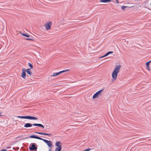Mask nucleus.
Masks as SVG:
<instances>
[{
  "label": "nucleus",
  "instance_id": "f257e3e1",
  "mask_svg": "<svg viewBox=\"0 0 151 151\" xmlns=\"http://www.w3.org/2000/svg\"><path fill=\"white\" fill-rule=\"evenodd\" d=\"M121 68L120 65H116L114 68L111 74L112 80L114 81L116 80L118 76V74L119 72V70Z\"/></svg>",
  "mask_w": 151,
  "mask_h": 151
},
{
  "label": "nucleus",
  "instance_id": "f03ea898",
  "mask_svg": "<svg viewBox=\"0 0 151 151\" xmlns=\"http://www.w3.org/2000/svg\"><path fill=\"white\" fill-rule=\"evenodd\" d=\"M32 125L34 126H37L38 127H42L43 128H44L43 125L41 124H32L29 123H27L26 124L24 125V127L26 128L29 127H31L32 126Z\"/></svg>",
  "mask_w": 151,
  "mask_h": 151
},
{
  "label": "nucleus",
  "instance_id": "7ed1b4c3",
  "mask_svg": "<svg viewBox=\"0 0 151 151\" xmlns=\"http://www.w3.org/2000/svg\"><path fill=\"white\" fill-rule=\"evenodd\" d=\"M103 90V89L100 90L96 92L93 96L92 99H95L101 96L102 94V92Z\"/></svg>",
  "mask_w": 151,
  "mask_h": 151
},
{
  "label": "nucleus",
  "instance_id": "20e7f679",
  "mask_svg": "<svg viewBox=\"0 0 151 151\" xmlns=\"http://www.w3.org/2000/svg\"><path fill=\"white\" fill-rule=\"evenodd\" d=\"M62 144L60 141H57L55 143V146L57 147L55 148V151H61L62 149Z\"/></svg>",
  "mask_w": 151,
  "mask_h": 151
},
{
  "label": "nucleus",
  "instance_id": "39448f33",
  "mask_svg": "<svg viewBox=\"0 0 151 151\" xmlns=\"http://www.w3.org/2000/svg\"><path fill=\"white\" fill-rule=\"evenodd\" d=\"M17 117L21 119H28L30 120H37L38 119L37 117L33 116H17Z\"/></svg>",
  "mask_w": 151,
  "mask_h": 151
},
{
  "label": "nucleus",
  "instance_id": "423d86ee",
  "mask_svg": "<svg viewBox=\"0 0 151 151\" xmlns=\"http://www.w3.org/2000/svg\"><path fill=\"white\" fill-rule=\"evenodd\" d=\"M69 70H63V71L59 72L58 73H53L52 75L50 76L51 77H54L55 76H57L59 75V74H60L61 73H63L65 72H66L67 71H68Z\"/></svg>",
  "mask_w": 151,
  "mask_h": 151
},
{
  "label": "nucleus",
  "instance_id": "0eeeda50",
  "mask_svg": "<svg viewBox=\"0 0 151 151\" xmlns=\"http://www.w3.org/2000/svg\"><path fill=\"white\" fill-rule=\"evenodd\" d=\"M42 139L41 140H42L44 142H45V143L47 144V145L49 147H51L52 145V142L50 141H49L46 139Z\"/></svg>",
  "mask_w": 151,
  "mask_h": 151
},
{
  "label": "nucleus",
  "instance_id": "6e6552de",
  "mask_svg": "<svg viewBox=\"0 0 151 151\" xmlns=\"http://www.w3.org/2000/svg\"><path fill=\"white\" fill-rule=\"evenodd\" d=\"M26 70L24 68L22 69V72L21 74V77L23 79H25L26 77Z\"/></svg>",
  "mask_w": 151,
  "mask_h": 151
},
{
  "label": "nucleus",
  "instance_id": "1a4fd4ad",
  "mask_svg": "<svg viewBox=\"0 0 151 151\" xmlns=\"http://www.w3.org/2000/svg\"><path fill=\"white\" fill-rule=\"evenodd\" d=\"M51 24V22H50L47 23H46L45 25V27L46 30H48L50 29Z\"/></svg>",
  "mask_w": 151,
  "mask_h": 151
},
{
  "label": "nucleus",
  "instance_id": "9d476101",
  "mask_svg": "<svg viewBox=\"0 0 151 151\" xmlns=\"http://www.w3.org/2000/svg\"><path fill=\"white\" fill-rule=\"evenodd\" d=\"M31 146L29 147V149L30 150L33 151L37 149V148L35 146V143H32L31 144Z\"/></svg>",
  "mask_w": 151,
  "mask_h": 151
},
{
  "label": "nucleus",
  "instance_id": "9b49d317",
  "mask_svg": "<svg viewBox=\"0 0 151 151\" xmlns=\"http://www.w3.org/2000/svg\"><path fill=\"white\" fill-rule=\"evenodd\" d=\"M113 53V51H109V52H107L103 56L99 57V58H103L104 57H105L108 56V55H109V54H112Z\"/></svg>",
  "mask_w": 151,
  "mask_h": 151
},
{
  "label": "nucleus",
  "instance_id": "f8f14e48",
  "mask_svg": "<svg viewBox=\"0 0 151 151\" xmlns=\"http://www.w3.org/2000/svg\"><path fill=\"white\" fill-rule=\"evenodd\" d=\"M35 133H36L38 134H39L44 135L51 136L52 135V134H48V133H43V132H36Z\"/></svg>",
  "mask_w": 151,
  "mask_h": 151
},
{
  "label": "nucleus",
  "instance_id": "ddd939ff",
  "mask_svg": "<svg viewBox=\"0 0 151 151\" xmlns=\"http://www.w3.org/2000/svg\"><path fill=\"white\" fill-rule=\"evenodd\" d=\"M29 137L31 138H35V139H39L40 140H41V139H42V138H41L35 135H32L30 136Z\"/></svg>",
  "mask_w": 151,
  "mask_h": 151
},
{
  "label": "nucleus",
  "instance_id": "4468645a",
  "mask_svg": "<svg viewBox=\"0 0 151 151\" xmlns=\"http://www.w3.org/2000/svg\"><path fill=\"white\" fill-rule=\"evenodd\" d=\"M26 72H27V73L29 75V76H31L32 74V73L31 71V70L29 69H27L26 70Z\"/></svg>",
  "mask_w": 151,
  "mask_h": 151
},
{
  "label": "nucleus",
  "instance_id": "2eb2a0df",
  "mask_svg": "<svg viewBox=\"0 0 151 151\" xmlns=\"http://www.w3.org/2000/svg\"><path fill=\"white\" fill-rule=\"evenodd\" d=\"M100 1L101 2L107 3L111 1V0H100Z\"/></svg>",
  "mask_w": 151,
  "mask_h": 151
},
{
  "label": "nucleus",
  "instance_id": "dca6fc26",
  "mask_svg": "<svg viewBox=\"0 0 151 151\" xmlns=\"http://www.w3.org/2000/svg\"><path fill=\"white\" fill-rule=\"evenodd\" d=\"M19 33L21 35H22L23 36H25V37H29V36L28 35L26 34H24V33H22L21 32H19Z\"/></svg>",
  "mask_w": 151,
  "mask_h": 151
},
{
  "label": "nucleus",
  "instance_id": "f3484780",
  "mask_svg": "<svg viewBox=\"0 0 151 151\" xmlns=\"http://www.w3.org/2000/svg\"><path fill=\"white\" fill-rule=\"evenodd\" d=\"M128 8H129L128 6H123L122 7V9L123 10H124L125 9Z\"/></svg>",
  "mask_w": 151,
  "mask_h": 151
},
{
  "label": "nucleus",
  "instance_id": "a211bd4d",
  "mask_svg": "<svg viewBox=\"0 0 151 151\" xmlns=\"http://www.w3.org/2000/svg\"><path fill=\"white\" fill-rule=\"evenodd\" d=\"M28 65L30 68L31 69H32L33 68V66L31 63H28Z\"/></svg>",
  "mask_w": 151,
  "mask_h": 151
},
{
  "label": "nucleus",
  "instance_id": "6ab92c4d",
  "mask_svg": "<svg viewBox=\"0 0 151 151\" xmlns=\"http://www.w3.org/2000/svg\"><path fill=\"white\" fill-rule=\"evenodd\" d=\"M151 62V60L147 62L146 63V66H149V65H150V63Z\"/></svg>",
  "mask_w": 151,
  "mask_h": 151
},
{
  "label": "nucleus",
  "instance_id": "aec40b11",
  "mask_svg": "<svg viewBox=\"0 0 151 151\" xmlns=\"http://www.w3.org/2000/svg\"><path fill=\"white\" fill-rule=\"evenodd\" d=\"M26 40H27L33 41V39L32 38H26Z\"/></svg>",
  "mask_w": 151,
  "mask_h": 151
},
{
  "label": "nucleus",
  "instance_id": "412c9836",
  "mask_svg": "<svg viewBox=\"0 0 151 151\" xmlns=\"http://www.w3.org/2000/svg\"><path fill=\"white\" fill-rule=\"evenodd\" d=\"M146 67H147V68H146L147 69V70H148L149 71H150V67L149 66H146Z\"/></svg>",
  "mask_w": 151,
  "mask_h": 151
},
{
  "label": "nucleus",
  "instance_id": "4be33fe9",
  "mask_svg": "<svg viewBox=\"0 0 151 151\" xmlns=\"http://www.w3.org/2000/svg\"><path fill=\"white\" fill-rule=\"evenodd\" d=\"M90 150H91V149L90 148H88V149H86L85 150L83 151H89Z\"/></svg>",
  "mask_w": 151,
  "mask_h": 151
},
{
  "label": "nucleus",
  "instance_id": "5701e85b",
  "mask_svg": "<svg viewBox=\"0 0 151 151\" xmlns=\"http://www.w3.org/2000/svg\"><path fill=\"white\" fill-rule=\"evenodd\" d=\"M0 151H7V150L6 149H3Z\"/></svg>",
  "mask_w": 151,
  "mask_h": 151
},
{
  "label": "nucleus",
  "instance_id": "b1692460",
  "mask_svg": "<svg viewBox=\"0 0 151 151\" xmlns=\"http://www.w3.org/2000/svg\"><path fill=\"white\" fill-rule=\"evenodd\" d=\"M2 113H0V116H2L3 115L1 114Z\"/></svg>",
  "mask_w": 151,
  "mask_h": 151
},
{
  "label": "nucleus",
  "instance_id": "393cba45",
  "mask_svg": "<svg viewBox=\"0 0 151 151\" xmlns=\"http://www.w3.org/2000/svg\"><path fill=\"white\" fill-rule=\"evenodd\" d=\"M118 2H119V1L118 0H116V2L117 3H118Z\"/></svg>",
  "mask_w": 151,
  "mask_h": 151
},
{
  "label": "nucleus",
  "instance_id": "a878e982",
  "mask_svg": "<svg viewBox=\"0 0 151 151\" xmlns=\"http://www.w3.org/2000/svg\"><path fill=\"white\" fill-rule=\"evenodd\" d=\"M48 151H51V149L50 148L49 150Z\"/></svg>",
  "mask_w": 151,
  "mask_h": 151
}]
</instances>
